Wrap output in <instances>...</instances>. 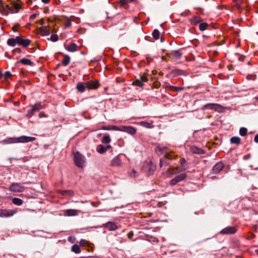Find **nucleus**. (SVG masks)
Wrapping results in <instances>:
<instances>
[{"label":"nucleus","instance_id":"obj_1","mask_svg":"<svg viewBox=\"0 0 258 258\" xmlns=\"http://www.w3.org/2000/svg\"><path fill=\"white\" fill-rule=\"evenodd\" d=\"M10 5L6 4L3 1L0 0V13L3 15L8 16L10 13H17L22 9V3L20 0H17V2L10 1Z\"/></svg>","mask_w":258,"mask_h":258},{"label":"nucleus","instance_id":"obj_2","mask_svg":"<svg viewBox=\"0 0 258 258\" xmlns=\"http://www.w3.org/2000/svg\"><path fill=\"white\" fill-rule=\"evenodd\" d=\"M36 140V138L32 137H27L25 136H22L19 138H8L3 141L4 144H14L18 143H28L33 142Z\"/></svg>","mask_w":258,"mask_h":258},{"label":"nucleus","instance_id":"obj_3","mask_svg":"<svg viewBox=\"0 0 258 258\" xmlns=\"http://www.w3.org/2000/svg\"><path fill=\"white\" fill-rule=\"evenodd\" d=\"M30 108L28 110L26 116L27 118H31L37 112L43 108V106L40 102L36 103L35 104L31 105Z\"/></svg>","mask_w":258,"mask_h":258},{"label":"nucleus","instance_id":"obj_4","mask_svg":"<svg viewBox=\"0 0 258 258\" xmlns=\"http://www.w3.org/2000/svg\"><path fill=\"white\" fill-rule=\"evenodd\" d=\"M74 160L77 166L79 168H83L85 162L84 156L79 152H76L74 154Z\"/></svg>","mask_w":258,"mask_h":258},{"label":"nucleus","instance_id":"obj_5","mask_svg":"<svg viewBox=\"0 0 258 258\" xmlns=\"http://www.w3.org/2000/svg\"><path fill=\"white\" fill-rule=\"evenodd\" d=\"M148 79L145 74H144L140 77V78L136 79L133 82L132 85L133 86H137L139 87L142 88L144 86V83L147 82Z\"/></svg>","mask_w":258,"mask_h":258},{"label":"nucleus","instance_id":"obj_6","mask_svg":"<svg viewBox=\"0 0 258 258\" xmlns=\"http://www.w3.org/2000/svg\"><path fill=\"white\" fill-rule=\"evenodd\" d=\"M187 177V174L185 173H181L176 176L174 178L172 179L169 181V184L171 185H174L177 183L184 180Z\"/></svg>","mask_w":258,"mask_h":258},{"label":"nucleus","instance_id":"obj_7","mask_svg":"<svg viewBox=\"0 0 258 258\" xmlns=\"http://www.w3.org/2000/svg\"><path fill=\"white\" fill-rule=\"evenodd\" d=\"M25 187L20 183H13L9 187V190L12 192H22L25 189Z\"/></svg>","mask_w":258,"mask_h":258},{"label":"nucleus","instance_id":"obj_8","mask_svg":"<svg viewBox=\"0 0 258 258\" xmlns=\"http://www.w3.org/2000/svg\"><path fill=\"white\" fill-rule=\"evenodd\" d=\"M86 85L88 90H96L100 87V84L98 80H95L86 82Z\"/></svg>","mask_w":258,"mask_h":258},{"label":"nucleus","instance_id":"obj_9","mask_svg":"<svg viewBox=\"0 0 258 258\" xmlns=\"http://www.w3.org/2000/svg\"><path fill=\"white\" fill-rule=\"evenodd\" d=\"M204 107L206 109H211L214 110L215 111H218L219 112H222L223 109L221 105L218 104L213 103L207 104L204 105Z\"/></svg>","mask_w":258,"mask_h":258},{"label":"nucleus","instance_id":"obj_10","mask_svg":"<svg viewBox=\"0 0 258 258\" xmlns=\"http://www.w3.org/2000/svg\"><path fill=\"white\" fill-rule=\"evenodd\" d=\"M17 213L15 210H1L0 211V216L1 217H9L13 216Z\"/></svg>","mask_w":258,"mask_h":258},{"label":"nucleus","instance_id":"obj_11","mask_svg":"<svg viewBox=\"0 0 258 258\" xmlns=\"http://www.w3.org/2000/svg\"><path fill=\"white\" fill-rule=\"evenodd\" d=\"M237 228L234 226H229L223 229L220 233L222 234H233L236 232Z\"/></svg>","mask_w":258,"mask_h":258},{"label":"nucleus","instance_id":"obj_12","mask_svg":"<svg viewBox=\"0 0 258 258\" xmlns=\"http://www.w3.org/2000/svg\"><path fill=\"white\" fill-rule=\"evenodd\" d=\"M16 40L18 45H21L24 47H26L29 46L31 42L29 39H24L19 36L16 37Z\"/></svg>","mask_w":258,"mask_h":258},{"label":"nucleus","instance_id":"obj_13","mask_svg":"<svg viewBox=\"0 0 258 258\" xmlns=\"http://www.w3.org/2000/svg\"><path fill=\"white\" fill-rule=\"evenodd\" d=\"M119 131L126 132L132 135H135L137 131L136 129L134 127L126 126H122L121 128H119Z\"/></svg>","mask_w":258,"mask_h":258},{"label":"nucleus","instance_id":"obj_14","mask_svg":"<svg viewBox=\"0 0 258 258\" xmlns=\"http://www.w3.org/2000/svg\"><path fill=\"white\" fill-rule=\"evenodd\" d=\"M111 166L113 167H120L121 166V160L120 156L118 155L114 158L110 162Z\"/></svg>","mask_w":258,"mask_h":258},{"label":"nucleus","instance_id":"obj_15","mask_svg":"<svg viewBox=\"0 0 258 258\" xmlns=\"http://www.w3.org/2000/svg\"><path fill=\"white\" fill-rule=\"evenodd\" d=\"M80 245L81 246H87V247H90L91 250L87 249L88 251H93L94 250V244L85 239H81L80 240Z\"/></svg>","mask_w":258,"mask_h":258},{"label":"nucleus","instance_id":"obj_16","mask_svg":"<svg viewBox=\"0 0 258 258\" xmlns=\"http://www.w3.org/2000/svg\"><path fill=\"white\" fill-rule=\"evenodd\" d=\"M224 164L222 162L217 163L212 169V172L214 174L219 173L224 168Z\"/></svg>","mask_w":258,"mask_h":258},{"label":"nucleus","instance_id":"obj_17","mask_svg":"<svg viewBox=\"0 0 258 258\" xmlns=\"http://www.w3.org/2000/svg\"><path fill=\"white\" fill-rule=\"evenodd\" d=\"M51 32L50 27L42 26L39 28V33L42 36L49 35Z\"/></svg>","mask_w":258,"mask_h":258},{"label":"nucleus","instance_id":"obj_18","mask_svg":"<svg viewBox=\"0 0 258 258\" xmlns=\"http://www.w3.org/2000/svg\"><path fill=\"white\" fill-rule=\"evenodd\" d=\"M189 150L193 154H197L199 155L205 154L204 151L202 148H199L195 145L191 146Z\"/></svg>","mask_w":258,"mask_h":258},{"label":"nucleus","instance_id":"obj_19","mask_svg":"<svg viewBox=\"0 0 258 258\" xmlns=\"http://www.w3.org/2000/svg\"><path fill=\"white\" fill-rule=\"evenodd\" d=\"M104 227L110 231H114L118 228L116 224L112 222H108L104 225Z\"/></svg>","mask_w":258,"mask_h":258},{"label":"nucleus","instance_id":"obj_20","mask_svg":"<svg viewBox=\"0 0 258 258\" xmlns=\"http://www.w3.org/2000/svg\"><path fill=\"white\" fill-rule=\"evenodd\" d=\"M111 148V146L109 145H107L106 146H104L102 145H99L97 146L96 150L100 154H103L108 150Z\"/></svg>","mask_w":258,"mask_h":258},{"label":"nucleus","instance_id":"obj_21","mask_svg":"<svg viewBox=\"0 0 258 258\" xmlns=\"http://www.w3.org/2000/svg\"><path fill=\"white\" fill-rule=\"evenodd\" d=\"M80 213V211L75 209H68L64 211V215L68 216H77Z\"/></svg>","mask_w":258,"mask_h":258},{"label":"nucleus","instance_id":"obj_22","mask_svg":"<svg viewBox=\"0 0 258 258\" xmlns=\"http://www.w3.org/2000/svg\"><path fill=\"white\" fill-rule=\"evenodd\" d=\"M65 48L70 52H75L78 50V46L75 43H71L69 45H65Z\"/></svg>","mask_w":258,"mask_h":258},{"label":"nucleus","instance_id":"obj_23","mask_svg":"<svg viewBox=\"0 0 258 258\" xmlns=\"http://www.w3.org/2000/svg\"><path fill=\"white\" fill-rule=\"evenodd\" d=\"M57 192L62 196H69L72 197L74 195V191L72 190H58Z\"/></svg>","mask_w":258,"mask_h":258},{"label":"nucleus","instance_id":"obj_24","mask_svg":"<svg viewBox=\"0 0 258 258\" xmlns=\"http://www.w3.org/2000/svg\"><path fill=\"white\" fill-rule=\"evenodd\" d=\"M86 88V82L78 83L77 85V89L79 92L81 93L84 92L85 91Z\"/></svg>","mask_w":258,"mask_h":258},{"label":"nucleus","instance_id":"obj_25","mask_svg":"<svg viewBox=\"0 0 258 258\" xmlns=\"http://www.w3.org/2000/svg\"><path fill=\"white\" fill-rule=\"evenodd\" d=\"M202 21V20L199 16H194L190 19V22L192 25H196L200 23Z\"/></svg>","mask_w":258,"mask_h":258},{"label":"nucleus","instance_id":"obj_26","mask_svg":"<svg viewBox=\"0 0 258 258\" xmlns=\"http://www.w3.org/2000/svg\"><path fill=\"white\" fill-rule=\"evenodd\" d=\"M20 62L23 64L32 66L33 64V62L29 59L22 58L20 60Z\"/></svg>","mask_w":258,"mask_h":258},{"label":"nucleus","instance_id":"obj_27","mask_svg":"<svg viewBox=\"0 0 258 258\" xmlns=\"http://www.w3.org/2000/svg\"><path fill=\"white\" fill-rule=\"evenodd\" d=\"M101 129L103 130H119V128L114 125L102 126Z\"/></svg>","mask_w":258,"mask_h":258},{"label":"nucleus","instance_id":"obj_28","mask_svg":"<svg viewBox=\"0 0 258 258\" xmlns=\"http://www.w3.org/2000/svg\"><path fill=\"white\" fill-rule=\"evenodd\" d=\"M140 124L146 128H151L154 127V125L153 124V122H149L147 121H142L140 122Z\"/></svg>","mask_w":258,"mask_h":258},{"label":"nucleus","instance_id":"obj_29","mask_svg":"<svg viewBox=\"0 0 258 258\" xmlns=\"http://www.w3.org/2000/svg\"><path fill=\"white\" fill-rule=\"evenodd\" d=\"M179 172V169L178 167L176 168H170L168 169L167 172L170 174H175L178 173Z\"/></svg>","mask_w":258,"mask_h":258},{"label":"nucleus","instance_id":"obj_30","mask_svg":"<svg viewBox=\"0 0 258 258\" xmlns=\"http://www.w3.org/2000/svg\"><path fill=\"white\" fill-rule=\"evenodd\" d=\"M71 250L75 253H80L81 252V249L79 245L74 244L72 246Z\"/></svg>","mask_w":258,"mask_h":258},{"label":"nucleus","instance_id":"obj_31","mask_svg":"<svg viewBox=\"0 0 258 258\" xmlns=\"http://www.w3.org/2000/svg\"><path fill=\"white\" fill-rule=\"evenodd\" d=\"M170 55H173L175 58L178 59L181 57L182 53L179 50H174L170 53Z\"/></svg>","mask_w":258,"mask_h":258},{"label":"nucleus","instance_id":"obj_32","mask_svg":"<svg viewBox=\"0 0 258 258\" xmlns=\"http://www.w3.org/2000/svg\"><path fill=\"white\" fill-rule=\"evenodd\" d=\"M241 139L238 137H233L231 138L230 142L232 144L239 145L240 144Z\"/></svg>","mask_w":258,"mask_h":258},{"label":"nucleus","instance_id":"obj_33","mask_svg":"<svg viewBox=\"0 0 258 258\" xmlns=\"http://www.w3.org/2000/svg\"><path fill=\"white\" fill-rule=\"evenodd\" d=\"M7 43L11 46H15L17 44L16 37L15 38H10L7 41Z\"/></svg>","mask_w":258,"mask_h":258},{"label":"nucleus","instance_id":"obj_34","mask_svg":"<svg viewBox=\"0 0 258 258\" xmlns=\"http://www.w3.org/2000/svg\"><path fill=\"white\" fill-rule=\"evenodd\" d=\"M70 61V57L68 55H65L61 62L64 66H66L69 64Z\"/></svg>","mask_w":258,"mask_h":258},{"label":"nucleus","instance_id":"obj_35","mask_svg":"<svg viewBox=\"0 0 258 258\" xmlns=\"http://www.w3.org/2000/svg\"><path fill=\"white\" fill-rule=\"evenodd\" d=\"M111 142V139L109 135H105L103 137L101 142L103 144H109Z\"/></svg>","mask_w":258,"mask_h":258},{"label":"nucleus","instance_id":"obj_36","mask_svg":"<svg viewBox=\"0 0 258 258\" xmlns=\"http://www.w3.org/2000/svg\"><path fill=\"white\" fill-rule=\"evenodd\" d=\"M12 202L15 205L18 206H20L23 204V201L21 199L17 198H13L12 200Z\"/></svg>","mask_w":258,"mask_h":258},{"label":"nucleus","instance_id":"obj_37","mask_svg":"<svg viewBox=\"0 0 258 258\" xmlns=\"http://www.w3.org/2000/svg\"><path fill=\"white\" fill-rule=\"evenodd\" d=\"M177 156L174 155L173 152H168L165 154V157L168 159L175 158Z\"/></svg>","mask_w":258,"mask_h":258},{"label":"nucleus","instance_id":"obj_38","mask_svg":"<svg viewBox=\"0 0 258 258\" xmlns=\"http://www.w3.org/2000/svg\"><path fill=\"white\" fill-rule=\"evenodd\" d=\"M152 36L155 39H158L160 36L159 31L157 29H155L152 32Z\"/></svg>","mask_w":258,"mask_h":258},{"label":"nucleus","instance_id":"obj_39","mask_svg":"<svg viewBox=\"0 0 258 258\" xmlns=\"http://www.w3.org/2000/svg\"><path fill=\"white\" fill-rule=\"evenodd\" d=\"M208 25L206 23H201L199 25V29L201 31H204L207 29Z\"/></svg>","mask_w":258,"mask_h":258},{"label":"nucleus","instance_id":"obj_40","mask_svg":"<svg viewBox=\"0 0 258 258\" xmlns=\"http://www.w3.org/2000/svg\"><path fill=\"white\" fill-rule=\"evenodd\" d=\"M247 130L245 127H241L239 130V134L241 136H245L247 134Z\"/></svg>","mask_w":258,"mask_h":258},{"label":"nucleus","instance_id":"obj_41","mask_svg":"<svg viewBox=\"0 0 258 258\" xmlns=\"http://www.w3.org/2000/svg\"><path fill=\"white\" fill-rule=\"evenodd\" d=\"M171 90L174 91H180L184 89L183 87H176V86H170Z\"/></svg>","mask_w":258,"mask_h":258},{"label":"nucleus","instance_id":"obj_42","mask_svg":"<svg viewBox=\"0 0 258 258\" xmlns=\"http://www.w3.org/2000/svg\"><path fill=\"white\" fill-rule=\"evenodd\" d=\"M48 39L53 42H56L58 40V36L56 34H53L51 35L50 38H48Z\"/></svg>","mask_w":258,"mask_h":258},{"label":"nucleus","instance_id":"obj_43","mask_svg":"<svg viewBox=\"0 0 258 258\" xmlns=\"http://www.w3.org/2000/svg\"><path fill=\"white\" fill-rule=\"evenodd\" d=\"M71 25V20L67 18L64 22V26L65 27H69Z\"/></svg>","mask_w":258,"mask_h":258},{"label":"nucleus","instance_id":"obj_44","mask_svg":"<svg viewBox=\"0 0 258 258\" xmlns=\"http://www.w3.org/2000/svg\"><path fill=\"white\" fill-rule=\"evenodd\" d=\"M118 4L121 7H125L128 3L127 2V0H119Z\"/></svg>","mask_w":258,"mask_h":258},{"label":"nucleus","instance_id":"obj_45","mask_svg":"<svg viewBox=\"0 0 258 258\" xmlns=\"http://www.w3.org/2000/svg\"><path fill=\"white\" fill-rule=\"evenodd\" d=\"M11 76V73L9 71H7L3 74V77H4L6 79L10 78Z\"/></svg>","mask_w":258,"mask_h":258},{"label":"nucleus","instance_id":"obj_46","mask_svg":"<svg viewBox=\"0 0 258 258\" xmlns=\"http://www.w3.org/2000/svg\"><path fill=\"white\" fill-rule=\"evenodd\" d=\"M38 116L39 118L46 117L47 115L45 114V112L43 111H41L39 112L38 114Z\"/></svg>","mask_w":258,"mask_h":258},{"label":"nucleus","instance_id":"obj_47","mask_svg":"<svg viewBox=\"0 0 258 258\" xmlns=\"http://www.w3.org/2000/svg\"><path fill=\"white\" fill-rule=\"evenodd\" d=\"M153 86L155 88H158L160 86V83L158 82H155L153 84Z\"/></svg>","mask_w":258,"mask_h":258},{"label":"nucleus","instance_id":"obj_48","mask_svg":"<svg viewBox=\"0 0 258 258\" xmlns=\"http://www.w3.org/2000/svg\"><path fill=\"white\" fill-rule=\"evenodd\" d=\"M37 16V14H34L32 15L30 17V21L33 20L34 19H35L36 18Z\"/></svg>","mask_w":258,"mask_h":258},{"label":"nucleus","instance_id":"obj_49","mask_svg":"<svg viewBox=\"0 0 258 258\" xmlns=\"http://www.w3.org/2000/svg\"><path fill=\"white\" fill-rule=\"evenodd\" d=\"M134 235V233L133 231H130L128 234H127V237L129 239H131L133 236Z\"/></svg>","mask_w":258,"mask_h":258},{"label":"nucleus","instance_id":"obj_50","mask_svg":"<svg viewBox=\"0 0 258 258\" xmlns=\"http://www.w3.org/2000/svg\"><path fill=\"white\" fill-rule=\"evenodd\" d=\"M186 162V160L184 158H182L180 159V163L181 165H183Z\"/></svg>","mask_w":258,"mask_h":258},{"label":"nucleus","instance_id":"obj_51","mask_svg":"<svg viewBox=\"0 0 258 258\" xmlns=\"http://www.w3.org/2000/svg\"><path fill=\"white\" fill-rule=\"evenodd\" d=\"M18 27H19V25H15L13 27V28H12L14 32L17 31Z\"/></svg>","mask_w":258,"mask_h":258},{"label":"nucleus","instance_id":"obj_52","mask_svg":"<svg viewBox=\"0 0 258 258\" xmlns=\"http://www.w3.org/2000/svg\"><path fill=\"white\" fill-rule=\"evenodd\" d=\"M39 23L40 25H43L44 23V19L43 18L41 19L40 20H39Z\"/></svg>","mask_w":258,"mask_h":258},{"label":"nucleus","instance_id":"obj_53","mask_svg":"<svg viewBox=\"0 0 258 258\" xmlns=\"http://www.w3.org/2000/svg\"><path fill=\"white\" fill-rule=\"evenodd\" d=\"M254 142L258 143V134H257L255 137L254 139Z\"/></svg>","mask_w":258,"mask_h":258},{"label":"nucleus","instance_id":"obj_54","mask_svg":"<svg viewBox=\"0 0 258 258\" xmlns=\"http://www.w3.org/2000/svg\"><path fill=\"white\" fill-rule=\"evenodd\" d=\"M14 51L17 52L18 53H20L21 52V50L20 48H17L14 50Z\"/></svg>","mask_w":258,"mask_h":258},{"label":"nucleus","instance_id":"obj_55","mask_svg":"<svg viewBox=\"0 0 258 258\" xmlns=\"http://www.w3.org/2000/svg\"><path fill=\"white\" fill-rule=\"evenodd\" d=\"M50 0H42V2L43 3H45V4H47L49 2Z\"/></svg>","mask_w":258,"mask_h":258},{"label":"nucleus","instance_id":"obj_56","mask_svg":"<svg viewBox=\"0 0 258 258\" xmlns=\"http://www.w3.org/2000/svg\"><path fill=\"white\" fill-rule=\"evenodd\" d=\"M166 147L159 148L160 151H163L164 150H166Z\"/></svg>","mask_w":258,"mask_h":258},{"label":"nucleus","instance_id":"obj_57","mask_svg":"<svg viewBox=\"0 0 258 258\" xmlns=\"http://www.w3.org/2000/svg\"><path fill=\"white\" fill-rule=\"evenodd\" d=\"M255 237V235L253 233L251 234L250 237L249 238V239H252Z\"/></svg>","mask_w":258,"mask_h":258},{"label":"nucleus","instance_id":"obj_58","mask_svg":"<svg viewBox=\"0 0 258 258\" xmlns=\"http://www.w3.org/2000/svg\"><path fill=\"white\" fill-rule=\"evenodd\" d=\"M162 166H163V162L161 160V159H160V166L161 167Z\"/></svg>","mask_w":258,"mask_h":258},{"label":"nucleus","instance_id":"obj_59","mask_svg":"<svg viewBox=\"0 0 258 258\" xmlns=\"http://www.w3.org/2000/svg\"><path fill=\"white\" fill-rule=\"evenodd\" d=\"M3 77V74L0 72V79Z\"/></svg>","mask_w":258,"mask_h":258},{"label":"nucleus","instance_id":"obj_60","mask_svg":"<svg viewBox=\"0 0 258 258\" xmlns=\"http://www.w3.org/2000/svg\"><path fill=\"white\" fill-rule=\"evenodd\" d=\"M135 0H127V2L128 3H132L134 2Z\"/></svg>","mask_w":258,"mask_h":258},{"label":"nucleus","instance_id":"obj_61","mask_svg":"<svg viewBox=\"0 0 258 258\" xmlns=\"http://www.w3.org/2000/svg\"><path fill=\"white\" fill-rule=\"evenodd\" d=\"M31 3H32V1H31V0H29V1L27 2L28 4H29Z\"/></svg>","mask_w":258,"mask_h":258},{"label":"nucleus","instance_id":"obj_62","mask_svg":"<svg viewBox=\"0 0 258 258\" xmlns=\"http://www.w3.org/2000/svg\"><path fill=\"white\" fill-rule=\"evenodd\" d=\"M91 205H92L93 206H96V205H95V203H94V202H92V203H91Z\"/></svg>","mask_w":258,"mask_h":258},{"label":"nucleus","instance_id":"obj_63","mask_svg":"<svg viewBox=\"0 0 258 258\" xmlns=\"http://www.w3.org/2000/svg\"><path fill=\"white\" fill-rule=\"evenodd\" d=\"M47 21H48V22H51V20H50V18H48V19H47Z\"/></svg>","mask_w":258,"mask_h":258},{"label":"nucleus","instance_id":"obj_64","mask_svg":"<svg viewBox=\"0 0 258 258\" xmlns=\"http://www.w3.org/2000/svg\"><path fill=\"white\" fill-rule=\"evenodd\" d=\"M196 9H199V10H201V8H196Z\"/></svg>","mask_w":258,"mask_h":258}]
</instances>
